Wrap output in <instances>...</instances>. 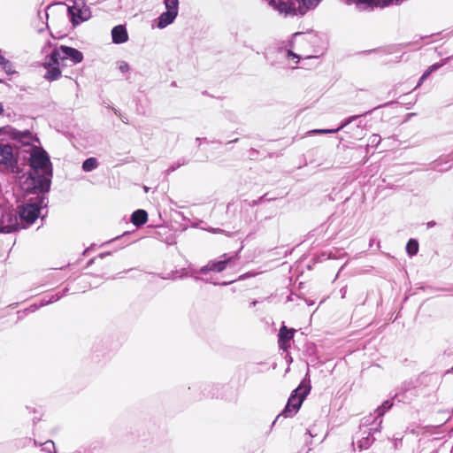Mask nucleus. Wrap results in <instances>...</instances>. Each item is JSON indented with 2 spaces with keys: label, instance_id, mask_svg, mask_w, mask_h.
<instances>
[{
  "label": "nucleus",
  "instance_id": "nucleus-1",
  "mask_svg": "<svg viewBox=\"0 0 453 453\" xmlns=\"http://www.w3.org/2000/svg\"><path fill=\"white\" fill-rule=\"evenodd\" d=\"M53 173L29 171L21 182V188L27 195H35L42 206H48Z\"/></svg>",
  "mask_w": 453,
  "mask_h": 453
},
{
  "label": "nucleus",
  "instance_id": "nucleus-2",
  "mask_svg": "<svg viewBox=\"0 0 453 453\" xmlns=\"http://www.w3.org/2000/svg\"><path fill=\"white\" fill-rule=\"evenodd\" d=\"M47 207L48 206H42L40 200L32 202V199H29L24 204L19 205V211H17L19 231L28 228L39 218L43 220L47 216V212L45 214H42L41 211L42 209Z\"/></svg>",
  "mask_w": 453,
  "mask_h": 453
},
{
  "label": "nucleus",
  "instance_id": "nucleus-3",
  "mask_svg": "<svg viewBox=\"0 0 453 453\" xmlns=\"http://www.w3.org/2000/svg\"><path fill=\"white\" fill-rule=\"evenodd\" d=\"M293 38L299 39L300 42L309 43L313 48L314 54L304 56L305 59H318L327 49V42H326L324 35L314 32L312 29H309L305 32H296L293 34Z\"/></svg>",
  "mask_w": 453,
  "mask_h": 453
},
{
  "label": "nucleus",
  "instance_id": "nucleus-4",
  "mask_svg": "<svg viewBox=\"0 0 453 453\" xmlns=\"http://www.w3.org/2000/svg\"><path fill=\"white\" fill-rule=\"evenodd\" d=\"M39 150H34L29 155V166L32 172L51 173H53V165L50 161V154L38 145Z\"/></svg>",
  "mask_w": 453,
  "mask_h": 453
},
{
  "label": "nucleus",
  "instance_id": "nucleus-5",
  "mask_svg": "<svg viewBox=\"0 0 453 453\" xmlns=\"http://www.w3.org/2000/svg\"><path fill=\"white\" fill-rule=\"evenodd\" d=\"M66 14L73 27L80 26L91 18L90 8L82 0H75L72 5H68Z\"/></svg>",
  "mask_w": 453,
  "mask_h": 453
},
{
  "label": "nucleus",
  "instance_id": "nucleus-6",
  "mask_svg": "<svg viewBox=\"0 0 453 453\" xmlns=\"http://www.w3.org/2000/svg\"><path fill=\"white\" fill-rule=\"evenodd\" d=\"M395 103H396V101H389V102H387L385 104H380L378 106H375L372 109H371V110L362 113V114H357V115H352V116L347 117V118L343 119L341 121L340 125L336 128H318V129H312V130L309 131L308 134H336L339 131H341L342 129H343L345 127H347L348 125L352 123L354 120H357V119H359L361 117H365L367 115H370L372 112H373L374 111H376L378 109L390 106V105H392V104H394Z\"/></svg>",
  "mask_w": 453,
  "mask_h": 453
},
{
  "label": "nucleus",
  "instance_id": "nucleus-7",
  "mask_svg": "<svg viewBox=\"0 0 453 453\" xmlns=\"http://www.w3.org/2000/svg\"><path fill=\"white\" fill-rule=\"evenodd\" d=\"M17 211L12 206L0 204V234L19 232Z\"/></svg>",
  "mask_w": 453,
  "mask_h": 453
},
{
  "label": "nucleus",
  "instance_id": "nucleus-8",
  "mask_svg": "<svg viewBox=\"0 0 453 453\" xmlns=\"http://www.w3.org/2000/svg\"><path fill=\"white\" fill-rule=\"evenodd\" d=\"M311 391V384H309L306 388H304V391L301 392V395L297 401H296L295 405H291L290 402L287 401V403L285 404L283 410L278 414V416L275 418V419L273 421L271 428L276 425V423L279 421V419L283 417L285 418H293L300 410L302 407L303 403L306 399V397L310 395Z\"/></svg>",
  "mask_w": 453,
  "mask_h": 453
},
{
  "label": "nucleus",
  "instance_id": "nucleus-9",
  "mask_svg": "<svg viewBox=\"0 0 453 453\" xmlns=\"http://www.w3.org/2000/svg\"><path fill=\"white\" fill-rule=\"evenodd\" d=\"M234 262V257H228L227 254H223L218 259L210 260L205 265L199 268V273L206 275L207 273H221L226 269V267Z\"/></svg>",
  "mask_w": 453,
  "mask_h": 453
},
{
  "label": "nucleus",
  "instance_id": "nucleus-10",
  "mask_svg": "<svg viewBox=\"0 0 453 453\" xmlns=\"http://www.w3.org/2000/svg\"><path fill=\"white\" fill-rule=\"evenodd\" d=\"M199 388L203 397L210 398H226V394L231 390V388L226 384L203 383L199 386Z\"/></svg>",
  "mask_w": 453,
  "mask_h": 453
},
{
  "label": "nucleus",
  "instance_id": "nucleus-11",
  "mask_svg": "<svg viewBox=\"0 0 453 453\" xmlns=\"http://www.w3.org/2000/svg\"><path fill=\"white\" fill-rule=\"evenodd\" d=\"M12 140L20 143L23 146H32L35 148L36 147V143L38 145L41 143L37 134L32 132L29 129L19 130L14 128Z\"/></svg>",
  "mask_w": 453,
  "mask_h": 453
},
{
  "label": "nucleus",
  "instance_id": "nucleus-12",
  "mask_svg": "<svg viewBox=\"0 0 453 453\" xmlns=\"http://www.w3.org/2000/svg\"><path fill=\"white\" fill-rule=\"evenodd\" d=\"M58 49L62 57V66H66L67 61L71 62L72 65H77L84 59L83 52L76 48L61 44Z\"/></svg>",
  "mask_w": 453,
  "mask_h": 453
},
{
  "label": "nucleus",
  "instance_id": "nucleus-13",
  "mask_svg": "<svg viewBox=\"0 0 453 453\" xmlns=\"http://www.w3.org/2000/svg\"><path fill=\"white\" fill-rule=\"evenodd\" d=\"M395 400L396 398H393V395L390 394V398L383 401L382 403L374 410L375 416L372 417L370 415L365 417L362 425L367 426L372 423H376L378 419H382V417L394 406Z\"/></svg>",
  "mask_w": 453,
  "mask_h": 453
},
{
  "label": "nucleus",
  "instance_id": "nucleus-14",
  "mask_svg": "<svg viewBox=\"0 0 453 453\" xmlns=\"http://www.w3.org/2000/svg\"><path fill=\"white\" fill-rule=\"evenodd\" d=\"M19 159L13 154L11 144H0V165L14 169L18 166Z\"/></svg>",
  "mask_w": 453,
  "mask_h": 453
},
{
  "label": "nucleus",
  "instance_id": "nucleus-15",
  "mask_svg": "<svg viewBox=\"0 0 453 453\" xmlns=\"http://www.w3.org/2000/svg\"><path fill=\"white\" fill-rule=\"evenodd\" d=\"M296 333L295 328H288L285 325H282L278 334V346L279 349L283 351H288L291 347V341L294 338Z\"/></svg>",
  "mask_w": 453,
  "mask_h": 453
},
{
  "label": "nucleus",
  "instance_id": "nucleus-16",
  "mask_svg": "<svg viewBox=\"0 0 453 453\" xmlns=\"http://www.w3.org/2000/svg\"><path fill=\"white\" fill-rule=\"evenodd\" d=\"M417 388L416 380H405L397 388V391L393 395V398H396L399 403H410L411 398L408 396V393Z\"/></svg>",
  "mask_w": 453,
  "mask_h": 453
},
{
  "label": "nucleus",
  "instance_id": "nucleus-17",
  "mask_svg": "<svg viewBox=\"0 0 453 453\" xmlns=\"http://www.w3.org/2000/svg\"><path fill=\"white\" fill-rule=\"evenodd\" d=\"M382 424V419L379 420V422L376 424L374 427L367 428V430L364 431L365 436L360 438L357 441V447L360 449H367L376 440L374 437V434L377 432H380Z\"/></svg>",
  "mask_w": 453,
  "mask_h": 453
},
{
  "label": "nucleus",
  "instance_id": "nucleus-18",
  "mask_svg": "<svg viewBox=\"0 0 453 453\" xmlns=\"http://www.w3.org/2000/svg\"><path fill=\"white\" fill-rule=\"evenodd\" d=\"M182 271H186L189 277L193 278L196 281H203L204 283H207V284H212L214 286H228V285H231L232 283H234V280H226V281H221V282H218V281H212L207 278H203V277H201V276H198L196 275L197 273H199V269H196L193 265H189L188 267H185V268H182Z\"/></svg>",
  "mask_w": 453,
  "mask_h": 453
},
{
  "label": "nucleus",
  "instance_id": "nucleus-19",
  "mask_svg": "<svg viewBox=\"0 0 453 453\" xmlns=\"http://www.w3.org/2000/svg\"><path fill=\"white\" fill-rule=\"evenodd\" d=\"M111 41L115 44H122L128 41L129 36L126 25H117L111 29Z\"/></svg>",
  "mask_w": 453,
  "mask_h": 453
},
{
  "label": "nucleus",
  "instance_id": "nucleus-20",
  "mask_svg": "<svg viewBox=\"0 0 453 453\" xmlns=\"http://www.w3.org/2000/svg\"><path fill=\"white\" fill-rule=\"evenodd\" d=\"M58 48L59 45L55 43L51 51L45 55L44 61L42 63L41 66L62 65V57Z\"/></svg>",
  "mask_w": 453,
  "mask_h": 453
},
{
  "label": "nucleus",
  "instance_id": "nucleus-21",
  "mask_svg": "<svg viewBox=\"0 0 453 453\" xmlns=\"http://www.w3.org/2000/svg\"><path fill=\"white\" fill-rule=\"evenodd\" d=\"M309 384H311V382L310 379V370L308 369L299 385L291 391L290 395L288 398V402H290L291 405H295L296 401H297L301 395V392L304 391V388H306Z\"/></svg>",
  "mask_w": 453,
  "mask_h": 453
},
{
  "label": "nucleus",
  "instance_id": "nucleus-22",
  "mask_svg": "<svg viewBox=\"0 0 453 453\" xmlns=\"http://www.w3.org/2000/svg\"><path fill=\"white\" fill-rule=\"evenodd\" d=\"M178 16L177 12L171 11L163 12L156 19L157 27L159 29L165 28L169 25L173 24Z\"/></svg>",
  "mask_w": 453,
  "mask_h": 453
},
{
  "label": "nucleus",
  "instance_id": "nucleus-23",
  "mask_svg": "<svg viewBox=\"0 0 453 453\" xmlns=\"http://www.w3.org/2000/svg\"><path fill=\"white\" fill-rule=\"evenodd\" d=\"M46 72L43 75V78L50 81H56L59 80L62 76V71L65 66L62 65H47L42 66Z\"/></svg>",
  "mask_w": 453,
  "mask_h": 453
},
{
  "label": "nucleus",
  "instance_id": "nucleus-24",
  "mask_svg": "<svg viewBox=\"0 0 453 453\" xmlns=\"http://www.w3.org/2000/svg\"><path fill=\"white\" fill-rule=\"evenodd\" d=\"M148 212L143 209H137L131 214L130 221L136 226L141 227L148 221Z\"/></svg>",
  "mask_w": 453,
  "mask_h": 453
},
{
  "label": "nucleus",
  "instance_id": "nucleus-25",
  "mask_svg": "<svg viewBox=\"0 0 453 453\" xmlns=\"http://www.w3.org/2000/svg\"><path fill=\"white\" fill-rule=\"evenodd\" d=\"M296 40V39H294L292 36L291 39H289L288 42V49L284 50L283 48H279V49H277V50H274L273 52H277V53L286 52L288 58L296 59V63H299L300 60L303 57L302 55L297 54L293 51Z\"/></svg>",
  "mask_w": 453,
  "mask_h": 453
},
{
  "label": "nucleus",
  "instance_id": "nucleus-26",
  "mask_svg": "<svg viewBox=\"0 0 453 453\" xmlns=\"http://www.w3.org/2000/svg\"><path fill=\"white\" fill-rule=\"evenodd\" d=\"M453 167V158L452 159H441L439 158L433 162L432 169L439 173H445L450 170Z\"/></svg>",
  "mask_w": 453,
  "mask_h": 453
},
{
  "label": "nucleus",
  "instance_id": "nucleus-27",
  "mask_svg": "<svg viewBox=\"0 0 453 453\" xmlns=\"http://www.w3.org/2000/svg\"><path fill=\"white\" fill-rule=\"evenodd\" d=\"M58 300H59V296L56 294L46 295L40 299L38 305H36V304L31 305L30 310L32 311H35L39 307H43V306L49 305V304L53 303Z\"/></svg>",
  "mask_w": 453,
  "mask_h": 453
},
{
  "label": "nucleus",
  "instance_id": "nucleus-28",
  "mask_svg": "<svg viewBox=\"0 0 453 453\" xmlns=\"http://www.w3.org/2000/svg\"><path fill=\"white\" fill-rule=\"evenodd\" d=\"M405 250L410 257H413L418 253L419 242L416 238H410L406 243Z\"/></svg>",
  "mask_w": 453,
  "mask_h": 453
},
{
  "label": "nucleus",
  "instance_id": "nucleus-29",
  "mask_svg": "<svg viewBox=\"0 0 453 453\" xmlns=\"http://www.w3.org/2000/svg\"><path fill=\"white\" fill-rule=\"evenodd\" d=\"M98 165H99V163H98L97 158L94 157H89L82 162L81 168L84 172L89 173V172H92L93 170L96 169L98 167Z\"/></svg>",
  "mask_w": 453,
  "mask_h": 453
},
{
  "label": "nucleus",
  "instance_id": "nucleus-30",
  "mask_svg": "<svg viewBox=\"0 0 453 453\" xmlns=\"http://www.w3.org/2000/svg\"><path fill=\"white\" fill-rule=\"evenodd\" d=\"M32 442V438L30 437H23L19 439L13 440L11 443L15 449H23L29 445Z\"/></svg>",
  "mask_w": 453,
  "mask_h": 453
},
{
  "label": "nucleus",
  "instance_id": "nucleus-31",
  "mask_svg": "<svg viewBox=\"0 0 453 453\" xmlns=\"http://www.w3.org/2000/svg\"><path fill=\"white\" fill-rule=\"evenodd\" d=\"M189 163L188 159H186L185 157L180 158L177 162L172 164L169 165V167L165 170L166 174H170L171 173H173L177 169H179L182 165H186Z\"/></svg>",
  "mask_w": 453,
  "mask_h": 453
},
{
  "label": "nucleus",
  "instance_id": "nucleus-32",
  "mask_svg": "<svg viewBox=\"0 0 453 453\" xmlns=\"http://www.w3.org/2000/svg\"><path fill=\"white\" fill-rule=\"evenodd\" d=\"M452 59H453V54L449 57L441 58L439 62L434 63L433 65H429L428 67L431 68L433 70V72L434 73L437 70H439L441 67L447 65Z\"/></svg>",
  "mask_w": 453,
  "mask_h": 453
},
{
  "label": "nucleus",
  "instance_id": "nucleus-33",
  "mask_svg": "<svg viewBox=\"0 0 453 453\" xmlns=\"http://www.w3.org/2000/svg\"><path fill=\"white\" fill-rule=\"evenodd\" d=\"M164 4L166 11L179 12V0H164Z\"/></svg>",
  "mask_w": 453,
  "mask_h": 453
},
{
  "label": "nucleus",
  "instance_id": "nucleus-34",
  "mask_svg": "<svg viewBox=\"0 0 453 453\" xmlns=\"http://www.w3.org/2000/svg\"><path fill=\"white\" fill-rule=\"evenodd\" d=\"M355 152L358 153L359 155L364 154L363 158L360 160L361 163L365 164L368 161V152H369V147L368 145L363 146L359 145L355 148Z\"/></svg>",
  "mask_w": 453,
  "mask_h": 453
},
{
  "label": "nucleus",
  "instance_id": "nucleus-35",
  "mask_svg": "<svg viewBox=\"0 0 453 453\" xmlns=\"http://www.w3.org/2000/svg\"><path fill=\"white\" fill-rule=\"evenodd\" d=\"M1 68L4 71V73L7 75L18 73V72L14 69L13 63L11 62L9 59H7L6 62L1 65Z\"/></svg>",
  "mask_w": 453,
  "mask_h": 453
},
{
  "label": "nucleus",
  "instance_id": "nucleus-36",
  "mask_svg": "<svg viewBox=\"0 0 453 453\" xmlns=\"http://www.w3.org/2000/svg\"><path fill=\"white\" fill-rule=\"evenodd\" d=\"M42 450L47 453H57L55 443L51 440H47L42 443Z\"/></svg>",
  "mask_w": 453,
  "mask_h": 453
},
{
  "label": "nucleus",
  "instance_id": "nucleus-37",
  "mask_svg": "<svg viewBox=\"0 0 453 453\" xmlns=\"http://www.w3.org/2000/svg\"><path fill=\"white\" fill-rule=\"evenodd\" d=\"M14 128L15 127H12L10 125H6V126H4V127H0V136L4 135V136L9 137L12 140Z\"/></svg>",
  "mask_w": 453,
  "mask_h": 453
},
{
  "label": "nucleus",
  "instance_id": "nucleus-38",
  "mask_svg": "<svg viewBox=\"0 0 453 453\" xmlns=\"http://www.w3.org/2000/svg\"><path fill=\"white\" fill-rule=\"evenodd\" d=\"M266 195L267 194H265V195L261 196L260 197H258L257 199L251 200V201L244 200V202L247 203L250 207H255V206L262 203L265 201L272 200V198L267 199Z\"/></svg>",
  "mask_w": 453,
  "mask_h": 453
},
{
  "label": "nucleus",
  "instance_id": "nucleus-39",
  "mask_svg": "<svg viewBox=\"0 0 453 453\" xmlns=\"http://www.w3.org/2000/svg\"><path fill=\"white\" fill-rule=\"evenodd\" d=\"M110 255H111V251L102 252V253L98 254L96 257H94L90 258V259L87 262L85 268H88V267L91 266V265L96 262V260L97 258H101V259H103V258H104L105 257L110 256Z\"/></svg>",
  "mask_w": 453,
  "mask_h": 453
},
{
  "label": "nucleus",
  "instance_id": "nucleus-40",
  "mask_svg": "<svg viewBox=\"0 0 453 453\" xmlns=\"http://www.w3.org/2000/svg\"><path fill=\"white\" fill-rule=\"evenodd\" d=\"M431 75V73L426 69L425 72L422 73V75L419 77L418 82H417V85L416 87L414 88V89L419 88L423 83L424 81Z\"/></svg>",
  "mask_w": 453,
  "mask_h": 453
},
{
  "label": "nucleus",
  "instance_id": "nucleus-41",
  "mask_svg": "<svg viewBox=\"0 0 453 453\" xmlns=\"http://www.w3.org/2000/svg\"><path fill=\"white\" fill-rule=\"evenodd\" d=\"M257 274V273L256 272H253V271H249L245 273H242V275H240L237 279H234V282L237 281V280H244L248 278H251V277H254Z\"/></svg>",
  "mask_w": 453,
  "mask_h": 453
},
{
  "label": "nucleus",
  "instance_id": "nucleus-42",
  "mask_svg": "<svg viewBox=\"0 0 453 453\" xmlns=\"http://www.w3.org/2000/svg\"><path fill=\"white\" fill-rule=\"evenodd\" d=\"M118 69L121 72V73H127L129 70H130V65L126 61H119L118 62Z\"/></svg>",
  "mask_w": 453,
  "mask_h": 453
},
{
  "label": "nucleus",
  "instance_id": "nucleus-43",
  "mask_svg": "<svg viewBox=\"0 0 453 453\" xmlns=\"http://www.w3.org/2000/svg\"><path fill=\"white\" fill-rule=\"evenodd\" d=\"M180 271L179 270H174V271H172L170 273L167 274V276H162L161 278L164 279V280H175L178 278V274H179Z\"/></svg>",
  "mask_w": 453,
  "mask_h": 453
},
{
  "label": "nucleus",
  "instance_id": "nucleus-44",
  "mask_svg": "<svg viewBox=\"0 0 453 453\" xmlns=\"http://www.w3.org/2000/svg\"><path fill=\"white\" fill-rule=\"evenodd\" d=\"M92 351H93V358H97V357H99L101 355H102V356H104V354H105L104 350H101V349H99V348H98V346H97V345H95V346L93 347Z\"/></svg>",
  "mask_w": 453,
  "mask_h": 453
},
{
  "label": "nucleus",
  "instance_id": "nucleus-45",
  "mask_svg": "<svg viewBox=\"0 0 453 453\" xmlns=\"http://www.w3.org/2000/svg\"><path fill=\"white\" fill-rule=\"evenodd\" d=\"M128 234H130V233H129V232H124V233H123V234L119 235V236H117V237H115V238H113V239H111V241H108V242H104V245H106V244L111 243V242H119V241L122 240L125 236H127V235H128Z\"/></svg>",
  "mask_w": 453,
  "mask_h": 453
},
{
  "label": "nucleus",
  "instance_id": "nucleus-46",
  "mask_svg": "<svg viewBox=\"0 0 453 453\" xmlns=\"http://www.w3.org/2000/svg\"><path fill=\"white\" fill-rule=\"evenodd\" d=\"M54 44L55 43H52L51 41L48 40L45 44L43 45L42 49V53H45L47 52V50L49 49H53L54 48Z\"/></svg>",
  "mask_w": 453,
  "mask_h": 453
},
{
  "label": "nucleus",
  "instance_id": "nucleus-47",
  "mask_svg": "<svg viewBox=\"0 0 453 453\" xmlns=\"http://www.w3.org/2000/svg\"><path fill=\"white\" fill-rule=\"evenodd\" d=\"M370 140H371V143L372 145H374V144L378 145L380 142V137L378 134H372V137L370 138Z\"/></svg>",
  "mask_w": 453,
  "mask_h": 453
},
{
  "label": "nucleus",
  "instance_id": "nucleus-48",
  "mask_svg": "<svg viewBox=\"0 0 453 453\" xmlns=\"http://www.w3.org/2000/svg\"><path fill=\"white\" fill-rule=\"evenodd\" d=\"M69 290H70L69 288L65 287V288L62 289V291L57 292L55 294L59 296V300H60L62 297L66 296V294L69 292Z\"/></svg>",
  "mask_w": 453,
  "mask_h": 453
},
{
  "label": "nucleus",
  "instance_id": "nucleus-49",
  "mask_svg": "<svg viewBox=\"0 0 453 453\" xmlns=\"http://www.w3.org/2000/svg\"><path fill=\"white\" fill-rule=\"evenodd\" d=\"M375 242H376V247L379 250L380 248V241H376V239L373 238V237L371 238L370 241H369V247L372 248Z\"/></svg>",
  "mask_w": 453,
  "mask_h": 453
},
{
  "label": "nucleus",
  "instance_id": "nucleus-50",
  "mask_svg": "<svg viewBox=\"0 0 453 453\" xmlns=\"http://www.w3.org/2000/svg\"><path fill=\"white\" fill-rule=\"evenodd\" d=\"M298 298H303L308 306H311L315 303V301L310 298H305L303 295H297Z\"/></svg>",
  "mask_w": 453,
  "mask_h": 453
},
{
  "label": "nucleus",
  "instance_id": "nucleus-51",
  "mask_svg": "<svg viewBox=\"0 0 453 453\" xmlns=\"http://www.w3.org/2000/svg\"><path fill=\"white\" fill-rule=\"evenodd\" d=\"M179 271H180V273L178 274V278L180 280H183L185 278L189 277L188 273L186 271H184V272L182 271V268L180 270H179Z\"/></svg>",
  "mask_w": 453,
  "mask_h": 453
},
{
  "label": "nucleus",
  "instance_id": "nucleus-52",
  "mask_svg": "<svg viewBox=\"0 0 453 453\" xmlns=\"http://www.w3.org/2000/svg\"><path fill=\"white\" fill-rule=\"evenodd\" d=\"M196 142H197L198 147H200L203 142H209V141L206 137H197L196 138Z\"/></svg>",
  "mask_w": 453,
  "mask_h": 453
},
{
  "label": "nucleus",
  "instance_id": "nucleus-53",
  "mask_svg": "<svg viewBox=\"0 0 453 453\" xmlns=\"http://www.w3.org/2000/svg\"><path fill=\"white\" fill-rule=\"evenodd\" d=\"M42 413H39L38 416H34L32 418L33 424L36 425L42 419Z\"/></svg>",
  "mask_w": 453,
  "mask_h": 453
},
{
  "label": "nucleus",
  "instance_id": "nucleus-54",
  "mask_svg": "<svg viewBox=\"0 0 453 453\" xmlns=\"http://www.w3.org/2000/svg\"><path fill=\"white\" fill-rule=\"evenodd\" d=\"M94 246L95 244H91L89 247L86 248L83 252H82V256H87L89 254L90 250H92L94 249Z\"/></svg>",
  "mask_w": 453,
  "mask_h": 453
},
{
  "label": "nucleus",
  "instance_id": "nucleus-55",
  "mask_svg": "<svg viewBox=\"0 0 453 453\" xmlns=\"http://www.w3.org/2000/svg\"><path fill=\"white\" fill-rule=\"evenodd\" d=\"M26 410L28 411L29 414H36L39 412L35 408L30 406H26Z\"/></svg>",
  "mask_w": 453,
  "mask_h": 453
},
{
  "label": "nucleus",
  "instance_id": "nucleus-56",
  "mask_svg": "<svg viewBox=\"0 0 453 453\" xmlns=\"http://www.w3.org/2000/svg\"><path fill=\"white\" fill-rule=\"evenodd\" d=\"M435 226H436V221H434V220H430V221H428L426 223V228L427 229H430V228H432V227H434Z\"/></svg>",
  "mask_w": 453,
  "mask_h": 453
},
{
  "label": "nucleus",
  "instance_id": "nucleus-57",
  "mask_svg": "<svg viewBox=\"0 0 453 453\" xmlns=\"http://www.w3.org/2000/svg\"><path fill=\"white\" fill-rule=\"evenodd\" d=\"M112 111L114 112L115 115L117 116H121V112L119 109L115 108V107H112L111 108Z\"/></svg>",
  "mask_w": 453,
  "mask_h": 453
},
{
  "label": "nucleus",
  "instance_id": "nucleus-58",
  "mask_svg": "<svg viewBox=\"0 0 453 453\" xmlns=\"http://www.w3.org/2000/svg\"><path fill=\"white\" fill-rule=\"evenodd\" d=\"M119 117H120V119H121V121H122L123 123H126V124H127V123H128V119H127V117H126V116H122V115H121V116H119Z\"/></svg>",
  "mask_w": 453,
  "mask_h": 453
},
{
  "label": "nucleus",
  "instance_id": "nucleus-59",
  "mask_svg": "<svg viewBox=\"0 0 453 453\" xmlns=\"http://www.w3.org/2000/svg\"><path fill=\"white\" fill-rule=\"evenodd\" d=\"M32 441H33V443H34V445L35 447H37V446H42V443L37 441L35 439H32Z\"/></svg>",
  "mask_w": 453,
  "mask_h": 453
},
{
  "label": "nucleus",
  "instance_id": "nucleus-60",
  "mask_svg": "<svg viewBox=\"0 0 453 453\" xmlns=\"http://www.w3.org/2000/svg\"><path fill=\"white\" fill-rule=\"evenodd\" d=\"M4 112V104L0 102V116L3 115Z\"/></svg>",
  "mask_w": 453,
  "mask_h": 453
},
{
  "label": "nucleus",
  "instance_id": "nucleus-61",
  "mask_svg": "<svg viewBox=\"0 0 453 453\" xmlns=\"http://www.w3.org/2000/svg\"><path fill=\"white\" fill-rule=\"evenodd\" d=\"M239 142V138H235V139H234V140H231V141L227 142V144L236 143V142Z\"/></svg>",
  "mask_w": 453,
  "mask_h": 453
},
{
  "label": "nucleus",
  "instance_id": "nucleus-62",
  "mask_svg": "<svg viewBox=\"0 0 453 453\" xmlns=\"http://www.w3.org/2000/svg\"><path fill=\"white\" fill-rule=\"evenodd\" d=\"M341 293H342V297L343 298L344 296H345V293H346V289L345 288H342L341 289Z\"/></svg>",
  "mask_w": 453,
  "mask_h": 453
},
{
  "label": "nucleus",
  "instance_id": "nucleus-63",
  "mask_svg": "<svg viewBox=\"0 0 453 453\" xmlns=\"http://www.w3.org/2000/svg\"><path fill=\"white\" fill-rule=\"evenodd\" d=\"M401 441H402V439H399V440H398V439H395V448H397L398 441H400V442H401Z\"/></svg>",
  "mask_w": 453,
  "mask_h": 453
},
{
  "label": "nucleus",
  "instance_id": "nucleus-64",
  "mask_svg": "<svg viewBox=\"0 0 453 453\" xmlns=\"http://www.w3.org/2000/svg\"><path fill=\"white\" fill-rule=\"evenodd\" d=\"M257 303V300H253L250 304L252 306H255Z\"/></svg>",
  "mask_w": 453,
  "mask_h": 453
}]
</instances>
